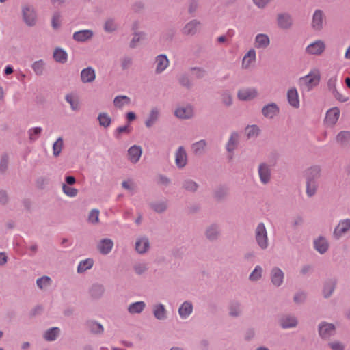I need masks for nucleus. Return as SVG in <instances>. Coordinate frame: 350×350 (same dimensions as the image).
Instances as JSON below:
<instances>
[{
  "mask_svg": "<svg viewBox=\"0 0 350 350\" xmlns=\"http://www.w3.org/2000/svg\"><path fill=\"white\" fill-rule=\"evenodd\" d=\"M320 172V167L317 165L312 166L306 171V193L309 197L314 196L316 193Z\"/></svg>",
  "mask_w": 350,
  "mask_h": 350,
  "instance_id": "nucleus-1",
  "label": "nucleus"
},
{
  "mask_svg": "<svg viewBox=\"0 0 350 350\" xmlns=\"http://www.w3.org/2000/svg\"><path fill=\"white\" fill-rule=\"evenodd\" d=\"M255 239L262 250H266L269 246L267 232L265 224L260 222L258 224L255 230Z\"/></svg>",
  "mask_w": 350,
  "mask_h": 350,
  "instance_id": "nucleus-2",
  "label": "nucleus"
},
{
  "mask_svg": "<svg viewBox=\"0 0 350 350\" xmlns=\"http://www.w3.org/2000/svg\"><path fill=\"white\" fill-rule=\"evenodd\" d=\"M320 81V76L318 73L310 72L304 77L299 79V83L307 90H310L312 88L317 85Z\"/></svg>",
  "mask_w": 350,
  "mask_h": 350,
  "instance_id": "nucleus-3",
  "label": "nucleus"
},
{
  "mask_svg": "<svg viewBox=\"0 0 350 350\" xmlns=\"http://www.w3.org/2000/svg\"><path fill=\"white\" fill-rule=\"evenodd\" d=\"M23 18L25 24L33 27L36 23L37 14L32 6H25L22 9Z\"/></svg>",
  "mask_w": 350,
  "mask_h": 350,
  "instance_id": "nucleus-4",
  "label": "nucleus"
},
{
  "mask_svg": "<svg viewBox=\"0 0 350 350\" xmlns=\"http://www.w3.org/2000/svg\"><path fill=\"white\" fill-rule=\"evenodd\" d=\"M335 326L332 323L322 322L319 325V333L322 338H329L334 335Z\"/></svg>",
  "mask_w": 350,
  "mask_h": 350,
  "instance_id": "nucleus-5",
  "label": "nucleus"
},
{
  "mask_svg": "<svg viewBox=\"0 0 350 350\" xmlns=\"http://www.w3.org/2000/svg\"><path fill=\"white\" fill-rule=\"evenodd\" d=\"M324 20L325 16L323 12L319 9L316 10L312 16L311 23L312 27L316 31L321 30L323 28Z\"/></svg>",
  "mask_w": 350,
  "mask_h": 350,
  "instance_id": "nucleus-6",
  "label": "nucleus"
},
{
  "mask_svg": "<svg viewBox=\"0 0 350 350\" xmlns=\"http://www.w3.org/2000/svg\"><path fill=\"white\" fill-rule=\"evenodd\" d=\"M325 49V44L322 40H317L310 44L306 49V53L310 55H319Z\"/></svg>",
  "mask_w": 350,
  "mask_h": 350,
  "instance_id": "nucleus-7",
  "label": "nucleus"
},
{
  "mask_svg": "<svg viewBox=\"0 0 350 350\" xmlns=\"http://www.w3.org/2000/svg\"><path fill=\"white\" fill-rule=\"evenodd\" d=\"M258 175L262 184L268 183L271 178L270 166L265 163H260L258 166Z\"/></svg>",
  "mask_w": 350,
  "mask_h": 350,
  "instance_id": "nucleus-8",
  "label": "nucleus"
},
{
  "mask_svg": "<svg viewBox=\"0 0 350 350\" xmlns=\"http://www.w3.org/2000/svg\"><path fill=\"white\" fill-rule=\"evenodd\" d=\"M350 230V219H345L340 221L337 226L334 228V236L336 239H339L343 234Z\"/></svg>",
  "mask_w": 350,
  "mask_h": 350,
  "instance_id": "nucleus-9",
  "label": "nucleus"
},
{
  "mask_svg": "<svg viewBox=\"0 0 350 350\" xmlns=\"http://www.w3.org/2000/svg\"><path fill=\"white\" fill-rule=\"evenodd\" d=\"M284 274L281 269L278 267H273L271 271V283L278 287L282 285L284 280Z\"/></svg>",
  "mask_w": 350,
  "mask_h": 350,
  "instance_id": "nucleus-10",
  "label": "nucleus"
},
{
  "mask_svg": "<svg viewBox=\"0 0 350 350\" xmlns=\"http://www.w3.org/2000/svg\"><path fill=\"white\" fill-rule=\"evenodd\" d=\"M340 116V109L335 107L329 109L325 116V121L327 124L334 126L338 121Z\"/></svg>",
  "mask_w": 350,
  "mask_h": 350,
  "instance_id": "nucleus-11",
  "label": "nucleus"
},
{
  "mask_svg": "<svg viewBox=\"0 0 350 350\" xmlns=\"http://www.w3.org/2000/svg\"><path fill=\"white\" fill-rule=\"evenodd\" d=\"M279 110L278 106L271 103L262 107V113L265 118L272 119L279 113Z\"/></svg>",
  "mask_w": 350,
  "mask_h": 350,
  "instance_id": "nucleus-12",
  "label": "nucleus"
},
{
  "mask_svg": "<svg viewBox=\"0 0 350 350\" xmlns=\"http://www.w3.org/2000/svg\"><path fill=\"white\" fill-rule=\"evenodd\" d=\"M142 154L141 146L133 145L128 150V157L132 163H136L140 159Z\"/></svg>",
  "mask_w": 350,
  "mask_h": 350,
  "instance_id": "nucleus-13",
  "label": "nucleus"
},
{
  "mask_svg": "<svg viewBox=\"0 0 350 350\" xmlns=\"http://www.w3.org/2000/svg\"><path fill=\"white\" fill-rule=\"evenodd\" d=\"M113 247V241L109 238H105L100 240L98 245V249L100 254L107 255L111 252Z\"/></svg>",
  "mask_w": 350,
  "mask_h": 350,
  "instance_id": "nucleus-14",
  "label": "nucleus"
},
{
  "mask_svg": "<svg viewBox=\"0 0 350 350\" xmlns=\"http://www.w3.org/2000/svg\"><path fill=\"white\" fill-rule=\"evenodd\" d=\"M287 100L289 105L294 108H299L300 103L297 90L295 88H290L287 92Z\"/></svg>",
  "mask_w": 350,
  "mask_h": 350,
  "instance_id": "nucleus-15",
  "label": "nucleus"
},
{
  "mask_svg": "<svg viewBox=\"0 0 350 350\" xmlns=\"http://www.w3.org/2000/svg\"><path fill=\"white\" fill-rule=\"evenodd\" d=\"M176 164L179 168L184 167L187 161V153L183 146H180L176 152L175 158Z\"/></svg>",
  "mask_w": 350,
  "mask_h": 350,
  "instance_id": "nucleus-16",
  "label": "nucleus"
},
{
  "mask_svg": "<svg viewBox=\"0 0 350 350\" xmlns=\"http://www.w3.org/2000/svg\"><path fill=\"white\" fill-rule=\"evenodd\" d=\"M257 96V91L254 88H245L238 92V98L241 100L253 99Z\"/></svg>",
  "mask_w": 350,
  "mask_h": 350,
  "instance_id": "nucleus-17",
  "label": "nucleus"
},
{
  "mask_svg": "<svg viewBox=\"0 0 350 350\" xmlns=\"http://www.w3.org/2000/svg\"><path fill=\"white\" fill-rule=\"evenodd\" d=\"M193 312L192 304L185 301L178 308V314L182 319H186Z\"/></svg>",
  "mask_w": 350,
  "mask_h": 350,
  "instance_id": "nucleus-18",
  "label": "nucleus"
},
{
  "mask_svg": "<svg viewBox=\"0 0 350 350\" xmlns=\"http://www.w3.org/2000/svg\"><path fill=\"white\" fill-rule=\"evenodd\" d=\"M95 78V70L90 66L83 69L81 72V79L83 83H91Z\"/></svg>",
  "mask_w": 350,
  "mask_h": 350,
  "instance_id": "nucleus-19",
  "label": "nucleus"
},
{
  "mask_svg": "<svg viewBox=\"0 0 350 350\" xmlns=\"http://www.w3.org/2000/svg\"><path fill=\"white\" fill-rule=\"evenodd\" d=\"M292 18L289 14L283 13L278 16V24L282 29H288L292 25Z\"/></svg>",
  "mask_w": 350,
  "mask_h": 350,
  "instance_id": "nucleus-20",
  "label": "nucleus"
},
{
  "mask_svg": "<svg viewBox=\"0 0 350 350\" xmlns=\"http://www.w3.org/2000/svg\"><path fill=\"white\" fill-rule=\"evenodd\" d=\"M193 108L191 106H186L183 107H178L176 109L175 116L181 119H189L193 116Z\"/></svg>",
  "mask_w": 350,
  "mask_h": 350,
  "instance_id": "nucleus-21",
  "label": "nucleus"
},
{
  "mask_svg": "<svg viewBox=\"0 0 350 350\" xmlns=\"http://www.w3.org/2000/svg\"><path fill=\"white\" fill-rule=\"evenodd\" d=\"M314 247L317 251L323 254L328 250L329 243L325 238L319 237L314 241Z\"/></svg>",
  "mask_w": 350,
  "mask_h": 350,
  "instance_id": "nucleus-22",
  "label": "nucleus"
},
{
  "mask_svg": "<svg viewBox=\"0 0 350 350\" xmlns=\"http://www.w3.org/2000/svg\"><path fill=\"white\" fill-rule=\"evenodd\" d=\"M297 320L293 316H284L280 320V326L283 329H290L295 327L297 325Z\"/></svg>",
  "mask_w": 350,
  "mask_h": 350,
  "instance_id": "nucleus-23",
  "label": "nucleus"
},
{
  "mask_svg": "<svg viewBox=\"0 0 350 350\" xmlns=\"http://www.w3.org/2000/svg\"><path fill=\"white\" fill-rule=\"evenodd\" d=\"M156 72L161 73L165 70L169 64V61L165 55H159L156 57Z\"/></svg>",
  "mask_w": 350,
  "mask_h": 350,
  "instance_id": "nucleus-24",
  "label": "nucleus"
},
{
  "mask_svg": "<svg viewBox=\"0 0 350 350\" xmlns=\"http://www.w3.org/2000/svg\"><path fill=\"white\" fill-rule=\"evenodd\" d=\"M270 43V40L267 34L259 33L255 37V47L258 49H265Z\"/></svg>",
  "mask_w": 350,
  "mask_h": 350,
  "instance_id": "nucleus-25",
  "label": "nucleus"
},
{
  "mask_svg": "<svg viewBox=\"0 0 350 350\" xmlns=\"http://www.w3.org/2000/svg\"><path fill=\"white\" fill-rule=\"evenodd\" d=\"M60 334V329L57 327H51L43 333V338L46 341H55Z\"/></svg>",
  "mask_w": 350,
  "mask_h": 350,
  "instance_id": "nucleus-26",
  "label": "nucleus"
},
{
  "mask_svg": "<svg viewBox=\"0 0 350 350\" xmlns=\"http://www.w3.org/2000/svg\"><path fill=\"white\" fill-rule=\"evenodd\" d=\"M167 311L163 304H158L154 306L153 314L157 320H164L167 318Z\"/></svg>",
  "mask_w": 350,
  "mask_h": 350,
  "instance_id": "nucleus-27",
  "label": "nucleus"
},
{
  "mask_svg": "<svg viewBox=\"0 0 350 350\" xmlns=\"http://www.w3.org/2000/svg\"><path fill=\"white\" fill-rule=\"evenodd\" d=\"M93 32L91 30H81L74 33L73 39L78 42H85L91 38Z\"/></svg>",
  "mask_w": 350,
  "mask_h": 350,
  "instance_id": "nucleus-28",
  "label": "nucleus"
},
{
  "mask_svg": "<svg viewBox=\"0 0 350 350\" xmlns=\"http://www.w3.org/2000/svg\"><path fill=\"white\" fill-rule=\"evenodd\" d=\"M159 117V112L157 107L151 109L146 120L145 121V125L147 128L152 127L155 122L158 120Z\"/></svg>",
  "mask_w": 350,
  "mask_h": 350,
  "instance_id": "nucleus-29",
  "label": "nucleus"
},
{
  "mask_svg": "<svg viewBox=\"0 0 350 350\" xmlns=\"http://www.w3.org/2000/svg\"><path fill=\"white\" fill-rule=\"evenodd\" d=\"M149 248V241L146 237H142L137 239L135 243V250L138 253L143 254Z\"/></svg>",
  "mask_w": 350,
  "mask_h": 350,
  "instance_id": "nucleus-30",
  "label": "nucleus"
},
{
  "mask_svg": "<svg viewBox=\"0 0 350 350\" xmlns=\"http://www.w3.org/2000/svg\"><path fill=\"white\" fill-rule=\"evenodd\" d=\"M200 25V22L197 20H192L185 26L183 29L184 33L187 35H193L196 33Z\"/></svg>",
  "mask_w": 350,
  "mask_h": 350,
  "instance_id": "nucleus-31",
  "label": "nucleus"
},
{
  "mask_svg": "<svg viewBox=\"0 0 350 350\" xmlns=\"http://www.w3.org/2000/svg\"><path fill=\"white\" fill-rule=\"evenodd\" d=\"M336 284V281L334 279L327 280L323 287V295L325 298H327L333 293Z\"/></svg>",
  "mask_w": 350,
  "mask_h": 350,
  "instance_id": "nucleus-32",
  "label": "nucleus"
},
{
  "mask_svg": "<svg viewBox=\"0 0 350 350\" xmlns=\"http://www.w3.org/2000/svg\"><path fill=\"white\" fill-rule=\"evenodd\" d=\"M146 306V304L142 301H136L131 304L128 307V311L131 314L141 313Z\"/></svg>",
  "mask_w": 350,
  "mask_h": 350,
  "instance_id": "nucleus-33",
  "label": "nucleus"
},
{
  "mask_svg": "<svg viewBox=\"0 0 350 350\" xmlns=\"http://www.w3.org/2000/svg\"><path fill=\"white\" fill-rule=\"evenodd\" d=\"M53 58L57 62L64 64L67 61L68 55L64 50L57 48L53 53Z\"/></svg>",
  "mask_w": 350,
  "mask_h": 350,
  "instance_id": "nucleus-34",
  "label": "nucleus"
},
{
  "mask_svg": "<svg viewBox=\"0 0 350 350\" xmlns=\"http://www.w3.org/2000/svg\"><path fill=\"white\" fill-rule=\"evenodd\" d=\"M239 141V135L236 132H233L226 144V150L228 152H233L236 148L237 144Z\"/></svg>",
  "mask_w": 350,
  "mask_h": 350,
  "instance_id": "nucleus-35",
  "label": "nucleus"
},
{
  "mask_svg": "<svg viewBox=\"0 0 350 350\" xmlns=\"http://www.w3.org/2000/svg\"><path fill=\"white\" fill-rule=\"evenodd\" d=\"M256 59V52L254 49H250L244 56L242 65L244 68H248L252 62Z\"/></svg>",
  "mask_w": 350,
  "mask_h": 350,
  "instance_id": "nucleus-36",
  "label": "nucleus"
},
{
  "mask_svg": "<svg viewBox=\"0 0 350 350\" xmlns=\"http://www.w3.org/2000/svg\"><path fill=\"white\" fill-rule=\"evenodd\" d=\"M94 264V261L92 258H87L85 260H81L77 267V272L79 273H83L88 269H90L92 267Z\"/></svg>",
  "mask_w": 350,
  "mask_h": 350,
  "instance_id": "nucleus-37",
  "label": "nucleus"
},
{
  "mask_svg": "<svg viewBox=\"0 0 350 350\" xmlns=\"http://www.w3.org/2000/svg\"><path fill=\"white\" fill-rule=\"evenodd\" d=\"M206 145V141L204 139L200 140L192 144V150L195 154L201 155L204 152L205 146Z\"/></svg>",
  "mask_w": 350,
  "mask_h": 350,
  "instance_id": "nucleus-38",
  "label": "nucleus"
},
{
  "mask_svg": "<svg viewBox=\"0 0 350 350\" xmlns=\"http://www.w3.org/2000/svg\"><path fill=\"white\" fill-rule=\"evenodd\" d=\"M87 325L89 327L91 332L94 334H100L104 331L103 325L95 321H88Z\"/></svg>",
  "mask_w": 350,
  "mask_h": 350,
  "instance_id": "nucleus-39",
  "label": "nucleus"
},
{
  "mask_svg": "<svg viewBox=\"0 0 350 350\" xmlns=\"http://www.w3.org/2000/svg\"><path fill=\"white\" fill-rule=\"evenodd\" d=\"M104 293V287L100 284H94L90 290V295L95 299L100 298Z\"/></svg>",
  "mask_w": 350,
  "mask_h": 350,
  "instance_id": "nucleus-40",
  "label": "nucleus"
},
{
  "mask_svg": "<svg viewBox=\"0 0 350 350\" xmlns=\"http://www.w3.org/2000/svg\"><path fill=\"white\" fill-rule=\"evenodd\" d=\"M117 23L115 18H108L104 24V30L107 33H112L117 29Z\"/></svg>",
  "mask_w": 350,
  "mask_h": 350,
  "instance_id": "nucleus-41",
  "label": "nucleus"
},
{
  "mask_svg": "<svg viewBox=\"0 0 350 350\" xmlns=\"http://www.w3.org/2000/svg\"><path fill=\"white\" fill-rule=\"evenodd\" d=\"M130 102V98L127 96H117L113 100L115 107L120 109L126 105H129Z\"/></svg>",
  "mask_w": 350,
  "mask_h": 350,
  "instance_id": "nucleus-42",
  "label": "nucleus"
},
{
  "mask_svg": "<svg viewBox=\"0 0 350 350\" xmlns=\"http://www.w3.org/2000/svg\"><path fill=\"white\" fill-rule=\"evenodd\" d=\"M219 232L218 226L216 224H213L206 230V237L209 240H215L218 237Z\"/></svg>",
  "mask_w": 350,
  "mask_h": 350,
  "instance_id": "nucleus-43",
  "label": "nucleus"
},
{
  "mask_svg": "<svg viewBox=\"0 0 350 350\" xmlns=\"http://www.w3.org/2000/svg\"><path fill=\"white\" fill-rule=\"evenodd\" d=\"M98 120L99 124L105 128L108 127L111 123V118L107 113H100Z\"/></svg>",
  "mask_w": 350,
  "mask_h": 350,
  "instance_id": "nucleus-44",
  "label": "nucleus"
},
{
  "mask_svg": "<svg viewBox=\"0 0 350 350\" xmlns=\"http://www.w3.org/2000/svg\"><path fill=\"white\" fill-rule=\"evenodd\" d=\"M44 62L43 60L40 59L38 61L34 62L32 65L31 68L36 75H41L43 74L44 69Z\"/></svg>",
  "mask_w": 350,
  "mask_h": 350,
  "instance_id": "nucleus-45",
  "label": "nucleus"
},
{
  "mask_svg": "<svg viewBox=\"0 0 350 350\" xmlns=\"http://www.w3.org/2000/svg\"><path fill=\"white\" fill-rule=\"evenodd\" d=\"M42 131V129L40 126L31 128L28 131L30 141H31V142L36 141L38 138Z\"/></svg>",
  "mask_w": 350,
  "mask_h": 350,
  "instance_id": "nucleus-46",
  "label": "nucleus"
},
{
  "mask_svg": "<svg viewBox=\"0 0 350 350\" xmlns=\"http://www.w3.org/2000/svg\"><path fill=\"white\" fill-rule=\"evenodd\" d=\"M350 139V132L343 131L340 132L336 136V141L342 144H345Z\"/></svg>",
  "mask_w": 350,
  "mask_h": 350,
  "instance_id": "nucleus-47",
  "label": "nucleus"
},
{
  "mask_svg": "<svg viewBox=\"0 0 350 350\" xmlns=\"http://www.w3.org/2000/svg\"><path fill=\"white\" fill-rule=\"evenodd\" d=\"M183 187L187 191L193 192L197 190L198 185L195 181L187 179L184 181Z\"/></svg>",
  "mask_w": 350,
  "mask_h": 350,
  "instance_id": "nucleus-48",
  "label": "nucleus"
},
{
  "mask_svg": "<svg viewBox=\"0 0 350 350\" xmlns=\"http://www.w3.org/2000/svg\"><path fill=\"white\" fill-rule=\"evenodd\" d=\"M247 136L248 138L256 137L258 135L260 129L256 125L248 126L246 128Z\"/></svg>",
  "mask_w": 350,
  "mask_h": 350,
  "instance_id": "nucleus-49",
  "label": "nucleus"
},
{
  "mask_svg": "<svg viewBox=\"0 0 350 350\" xmlns=\"http://www.w3.org/2000/svg\"><path fill=\"white\" fill-rule=\"evenodd\" d=\"M262 267L259 265L256 266L253 271L250 273L249 278L251 281H256L262 276Z\"/></svg>",
  "mask_w": 350,
  "mask_h": 350,
  "instance_id": "nucleus-50",
  "label": "nucleus"
},
{
  "mask_svg": "<svg viewBox=\"0 0 350 350\" xmlns=\"http://www.w3.org/2000/svg\"><path fill=\"white\" fill-rule=\"evenodd\" d=\"M63 146V139L59 137L53 145V153L55 157L59 155Z\"/></svg>",
  "mask_w": 350,
  "mask_h": 350,
  "instance_id": "nucleus-51",
  "label": "nucleus"
},
{
  "mask_svg": "<svg viewBox=\"0 0 350 350\" xmlns=\"http://www.w3.org/2000/svg\"><path fill=\"white\" fill-rule=\"evenodd\" d=\"M63 192L68 197L73 198L77 195L78 191L77 189L72 187L69 185H66V184H63L62 185Z\"/></svg>",
  "mask_w": 350,
  "mask_h": 350,
  "instance_id": "nucleus-52",
  "label": "nucleus"
},
{
  "mask_svg": "<svg viewBox=\"0 0 350 350\" xmlns=\"http://www.w3.org/2000/svg\"><path fill=\"white\" fill-rule=\"evenodd\" d=\"M228 193V188L226 186H220L215 191V198L217 200L224 198Z\"/></svg>",
  "mask_w": 350,
  "mask_h": 350,
  "instance_id": "nucleus-53",
  "label": "nucleus"
},
{
  "mask_svg": "<svg viewBox=\"0 0 350 350\" xmlns=\"http://www.w3.org/2000/svg\"><path fill=\"white\" fill-rule=\"evenodd\" d=\"M151 208L157 213H161L165 211L167 208V205L165 202H159L152 203Z\"/></svg>",
  "mask_w": 350,
  "mask_h": 350,
  "instance_id": "nucleus-54",
  "label": "nucleus"
},
{
  "mask_svg": "<svg viewBox=\"0 0 350 350\" xmlns=\"http://www.w3.org/2000/svg\"><path fill=\"white\" fill-rule=\"evenodd\" d=\"M51 282V278L49 276H42L41 278H39L36 280L37 286L40 288L42 289L44 287L49 286Z\"/></svg>",
  "mask_w": 350,
  "mask_h": 350,
  "instance_id": "nucleus-55",
  "label": "nucleus"
},
{
  "mask_svg": "<svg viewBox=\"0 0 350 350\" xmlns=\"http://www.w3.org/2000/svg\"><path fill=\"white\" fill-rule=\"evenodd\" d=\"M336 82H337V76L334 75L331 77L327 81V88L329 91L332 92L333 94L338 92L336 90Z\"/></svg>",
  "mask_w": 350,
  "mask_h": 350,
  "instance_id": "nucleus-56",
  "label": "nucleus"
},
{
  "mask_svg": "<svg viewBox=\"0 0 350 350\" xmlns=\"http://www.w3.org/2000/svg\"><path fill=\"white\" fill-rule=\"evenodd\" d=\"M99 211L97 209H92L88 216V219L90 222L95 224L99 220Z\"/></svg>",
  "mask_w": 350,
  "mask_h": 350,
  "instance_id": "nucleus-57",
  "label": "nucleus"
},
{
  "mask_svg": "<svg viewBox=\"0 0 350 350\" xmlns=\"http://www.w3.org/2000/svg\"><path fill=\"white\" fill-rule=\"evenodd\" d=\"M179 83H180L181 85L187 88H189L191 86L190 79L187 75H183L179 78Z\"/></svg>",
  "mask_w": 350,
  "mask_h": 350,
  "instance_id": "nucleus-58",
  "label": "nucleus"
},
{
  "mask_svg": "<svg viewBox=\"0 0 350 350\" xmlns=\"http://www.w3.org/2000/svg\"><path fill=\"white\" fill-rule=\"evenodd\" d=\"M190 70L195 72L194 75L198 79L202 78L206 73L205 70L200 67H192Z\"/></svg>",
  "mask_w": 350,
  "mask_h": 350,
  "instance_id": "nucleus-59",
  "label": "nucleus"
},
{
  "mask_svg": "<svg viewBox=\"0 0 350 350\" xmlns=\"http://www.w3.org/2000/svg\"><path fill=\"white\" fill-rule=\"evenodd\" d=\"M66 100L70 105V107L73 111H77L79 109V105L77 102L73 100L72 96L67 94L66 96Z\"/></svg>",
  "mask_w": 350,
  "mask_h": 350,
  "instance_id": "nucleus-60",
  "label": "nucleus"
},
{
  "mask_svg": "<svg viewBox=\"0 0 350 350\" xmlns=\"http://www.w3.org/2000/svg\"><path fill=\"white\" fill-rule=\"evenodd\" d=\"M8 164V157L6 154L2 156L0 161V171L3 172L6 170Z\"/></svg>",
  "mask_w": 350,
  "mask_h": 350,
  "instance_id": "nucleus-61",
  "label": "nucleus"
},
{
  "mask_svg": "<svg viewBox=\"0 0 350 350\" xmlns=\"http://www.w3.org/2000/svg\"><path fill=\"white\" fill-rule=\"evenodd\" d=\"M306 298V295L304 292H299L297 293L295 296H294V298H293V300L295 303L297 304H299V303H302L305 301Z\"/></svg>",
  "mask_w": 350,
  "mask_h": 350,
  "instance_id": "nucleus-62",
  "label": "nucleus"
},
{
  "mask_svg": "<svg viewBox=\"0 0 350 350\" xmlns=\"http://www.w3.org/2000/svg\"><path fill=\"white\" fill-rule=\"evenodd\" d=\"M239 304L238 303L232 304L230 308V314L232 317H237L239 315Z\"/></svg>",
  "mask_w": 350,
  "mask_h": 350,
  "instance_id": "nucleus-63",
  "label": "nucleus"
},
{
  "mask_svg": "<svg viewBox=\"0 0 350 350\" xmlns=\"http://www.w3.org/2000/svg\"><path fill=\"white\" fill-rule=\"evenodd\" d=\"M329 345L331 347L332 350H344L345 349L344 345L339 341H335V342H330L329 344Z\"/></svg>",
  "mask_w": 350,
  "mask_h": 350,
  "instance_id": "nucleus-64",
  "label": "nucleus"
}]
</instances>
